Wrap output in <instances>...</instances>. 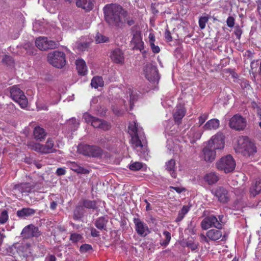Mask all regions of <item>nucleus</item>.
<instances>
[{"mask_svg":"<svg viewBox=\"0 0 261 261\" xmlns=\"http://www.w3.org/2000/svg\"><path fill=\"white\" fill-rule=\"evenodd\" d=\"M103 11L105 20L109 25L119 28L124 26L127 13L121 6L115 4H107Z\"/></svg>","mask_w":261,"mask_h":261,"instance_id":"nucleus-1","label":"nucleus"},{"mask_svg":"<svg viewBox=\"0 0 261 261\" xmlns=\"http://www.w3.org/2000/svg\"><path fill=\"white\" fill-rule=\"evenodd\" d=\"M236 152L241 153L245 157L253 155L257 151L254 143L250 141L248 138L241 137L238 140V144L234 148Z\"/></svg>","mask_w":261,"mask_h":261,"instance_id":"nucleus-2","label":"nucleus"},{"mask_svg":"<svg viewBox=\"0 0 261 261\" xmlns=\"http://www.w3.org/2000/svg\"><path fill=\"white\" fill-rule=\"evenodd\" d=\"M65 54L63 51L55 50L48 54L47 61L53 66L62 68L66 64Z\"/></svg>","mask_w":261,"mask_h":261,"instance_id":"nucleus-3","label":"nucleus"},{"mask_svg":"<svg viewBox=\"0 0 261 261\" xmlns=\"http://www.w3.org/2000/svg\"><path fill=\"white\" fill-rule=\"evenodd\" d=\"M217 168L225 173L232 172L236 167V164L234 159L230 155L222 157L216 163Z\"/></svg>","mask_w":261,"mask_h":261,"instance_id":"nucleus-4","label":"nucleus"},{"mask_svg":"<svg viewBox=\"0 0 261 261\" xmlns=\"http://www.w3.org/2000/svg\"><path fill=\"white\" fill-rule=\"evenodd\" d=\"M77 150L79 153L90 157L98 158L102 154V150L100 147L87 144L79 145Z\"/></svg>","mask_w":261,"mask_h":261,"instance_id":"nucleus-5","label":"nucleus"},{"mask_svg":"<svg viewBox=\"0 0 261 261\" xmlns=\"http://www.w3.org/2000/svg\"><path fill=\"white\" fill-rule=\"evenodd\" d=\"M10 92L11 98L17 102L22 108H24L27 106L28 99L23 92L17 86L11 87Z\"/></svg>","mask_w":261,"mask_h":261,"instance_id":"nucleus-6","label":"nucleus"},{"mask_svg":"<svg viewBox=\"0 0 261 261\" xmlns=\"http://www.w3.org/2000/svg\"><path fill=\"white\" fill-rule=\"evenodd\" d=\"M36 46L41 50H46L57 48L58 46L57 42L49 40L47 37H39L36 39Z\"/></svg>","mask_w":261,"mask_h":261,"instance_id":"nucleus-7","label":"nucleus"},{"mask_svg":"<svg viewBox=\"0 0 261 261\" xmlns=\"http://www.w3.org/2000/svg\"><path fill=\"white\" fill-rule=\"evenodd\" d=\"M246 125L247 121L246 119L241 115L236 114L229 119V127L236 130H243L245 128Z\"/></svg>","mask_w":261,"mask_h":261,"instance_id":"nucleus-8","label":"nucleus"},{"mask_svg":"<svg viewBox=\"0 0 261 261\" xmlns=\"http://www.w3.org/2000/svg\"><path fill=\"white\" fill-rule=\"evenodd\" d=\"M206 144L216 150H221L224 147V136L222 133H218L213 136Z\"/></svg>","mask_w":261,"mask_h":261,"instance_id":"nucleus-9","label":"nucleus"},{"mask_svg":"<svg viewBox=\"0 0 261 261\" xmlns=\"http://www.w3.org/2000/svg\"><path fill=\"white\" fill-rule=\"evenodd\" d=\"M146 78L150 82L155 83L159 81L160 77L156 66L151 64H147L144 69Z\"/></svg>","mask_w":261,"mask_h":261,"instance_id":"nucleus-10","label":"nucleus"},{"mask_svg":"<svg viewBox=\"0 0 261 261\" xmlns=\"http://www.w3.org/2000/svg\"><path fill=\"white\" fill-rule=\"evenodd\" d=\"M132 35L133 38L130 41V44L133 46V49L142 51L144 49V42L142 41L141 31L133 28Z\"/></svg>","mask_w":261,"mask_h":261,"instance_id":"nucleus-11","label":"nucleus"},{"mask_svg":"<svg viewBox=\"0 0 261 261\" xmlns=\"http://www.w3.org/2000/svg\"><path fill=\"white\" fill-rule=\"evenodd\" d=\"M201 228L206 230L210 227H214L218 229L222 228V225L218 221V219L214 215H211L204 218L201 222Z\"/></svg>","mask_w":261,"mask_h":261,"instance_id":"nucleus-12","label":"nucleus"},{"mask_svg":"<svg viewBox=\"0 0 261 261\" xmlns=\"http://www.w3.org/2000/svg\"><path fill=\"white\" fill-rule=\"evenodd\" d=\"M41 234L38 227L32 224L24 227L21 232V237L24 239H29L33 237H38Z\"/></svg>","mask_w":261,"mask_h":261,"instance_id":"nucleus-13","label":"nucleus"},{"mask_svg":"<svg viewBox=\"0 0 261 261\" xmlns=\"http://www.w3.org/2000/svg\"><path fill=\"white\" fill-rule=\"evenodd\" d=\"M212 192L217 197L218 201L221 203H227L230 200L229 192L223 187H218L215 190L212 191Z\"/></svg>","mask_w":261,"mask_h":261,"instance_id":"nucleus-14","label":"nucleus"},{"mask_svg":"<svg viewBox=\"0 0 261 261\" xmlns=\"http://www.w3.org/2000/svg\"><path fill=\"white\" fill-rule=\"evenodd\" d=\"M133 221L137 233L140 236H146L149 232L147 225L139 218H134Z\"/></svg>","mask_w":261,"mask_h":261,"instance_id":"nucleus-15","label":"nucleus"},{"mask_svg":"<svg viewBox=\"0 0 261 261\" xmlns=\"http://www.w3.org/2000/svg\"><path fill=\"white\" fill-rule=\"evenodd\" d=\"M110 57L112 61L116 64H122L124 62V53L118 48L111 50Z\"/></svg>","mask_w":261,"mask_h":261,"instance_id":"nucleus-16","label":"nucleus"},{"mask_svg":"<svg viewBox=\"0 0 261 261\" xmlns=\"http://www.w3.org/2000/svg\"><path fill=\"white\" fill-rule=\"evenodd\" d=\"M216 151L205 144L202 149L204 159L206 162H213L216 156Z\"/></svg>","mask_w":261,"mask_h":261,"instance_id":"nucleus-17","label":"nucleus"},{"mask_svg":"<svg viewBox=\"0 0 261 261\" xmlns=\"http://www.w3.org/2000/svg\"><path fill=\"white\" fill-rule=\"evenodd\" d=\"M186 112V110L181 105H178L176 107L173 113V118L174 121L177 123L178 124L181 123V121L185 116Z\"/></svg>","mask_w":261,"mask_h":261,"instance_id":"nucleus-18","label":"nucleus"},{"mask_svg":"<svg viewBox=\"0 0 261 261\" xmlns=\"http://www.w3.org/2000/svg\"><path fill=\"white\" fill-rule=\"evenodd\" d=\"M76 5L79 8L84 9L86 11H90L94 6V0H76Z\"/></svg>","mask_w":261,"mask_h":261,"instance_id":"nucleus-19","label":"nucleus"},{"mask_svg":"<svg viewBox=\"0 0 261 261\" xmlns=\"http://www.w3.org/2000/svg\"><path fill=\"white\" fill-rule=\"evenodd\" d=\"M260 193H261V180L258 179L251 185L249 188V194L250 197H255Z\"/></svg>","mask_w":261,"mask_h":261,"instance_id":"nucleus-20","label":"nucleus"},{"mask_svg":"<svg viewBox=\"0 0 261 261\" xmlns=\"http://www.w3.org/2000/svg\"><path fill=\"white\" fill-rule=\"evenodd\" d=\"M47 133L43 128L40 126H36L34 128L33 131V136L34 139L39 142H42L45 140Z\"/></svg>","mask_w":261,"mask_h":261,"instance_id":"nucleus-21","label":"nucleus"},{"mask_svg":"<svg viewBox=\"0 0 261 261\" xmlns=\"http://www.w3.org/2000/svg\"><path fill=\"white\" fill-rule=\"evenodd\" d=\"M95 128H100L103 130H107L110 128V125L106 121L95 117L91 124Z\"/></svg>","mask_w":261,"mask_h":261,"instance_id":"nucleus-22","label":"nucleus"},{"mask_svg":"<svg viewBox=\"0 0 261 261\" xmlns=\"http://www.w3.org/2000/svg\"><path fill=\"white\" fill-rule=\"evenodd\" d=\"M34 188V186L30 183L25 182L22 183L20 185H15L13 189L15 190H18L21 193H30L31 190Z\"/></svg>","mask_w":261,"mask_h":261,"instance_id":"nucleus-23","label":"nucleus"},{"mask_svg":"<svg viewBox=\"0 0 261 261\" xmlns=\"http://www.w3.org/2000/svg\"><path fill=\"white\" fill-rule=\"evenodd\" d=\"M75 65L79 74L81 75H85L87 72L85 62L83 59H78L75 61Z\"/></svg>","mask_w":261,"mask_h":261,"instance_id":"nucleus-24","label":"nucleus"},{"mask_svg":"<svg viewBox=\"0 0 261 261\" xmlns=\"http://www.w3.org/2000/svg\"><path fill=\"white\" fill-rule=\"evenodd\" d=\"M68 165L70 169L77 173L87 174L89 173V170L80 166L75 162H70Z\"/></svg>","mask_w":261,"mask_h":261,"instance_id":"nucleus-25","label":"nucleus"},{"mask_svg":"<svg viewBox=\"0 0 261 261\" xmlns=\"http://www.w3.org/2000/svg\"><path fill=\"white\" fill-rule=\"evenodd\" d=\"M35 213V210L30 207H24L17 212V216L20 218H24L33 215Z\"/></svg>","mask_w":261,"mask_h":261,"instance_id":"nucleus-26","label":"nucleus"},{"mask_svg":"<svg viewBox=\"0 0 261 261\" xmlns=\"http://www.w3.org/2000/svg\"><path fill=\"white\" fill-rule=\"evenodd\" d=\"M206 236L212 241H216L222 237V232L220 230L212 229L206 232Z\"/></svg>","mask_w":261,"mask_h":261,"instance_id":"nucleus-27","label":"nucleus"},{"mask_svg":"<svg viewBox=\"0 0 261 261\" xmlns=\"http://www.w3.org/2000/svg\"><path fill=\"white\" fill-rule=\"evenodd\" d=\"M108 222V219L105 217H100L96 220L94 224L98 229L107 230V224Z\"/></svg>","mask_w":261,"mask_h":261,"instance_id":"nucleus-28","label":"nucleus"},{"mask_svg":"<svg viewBox=\"0 0 261 261\" xmlns=\"http://www.w3.org/2000/svg\"><path fill=\"white\" fill-rule=\"evenodd\" d=\"M219 126V121L217 119H212L208 121L203 126L205 130L216 129Z\"/></svg>","mask_w":261,"mask_h":261,"instance_id":"nucleus-29","label":"nucleus"},{"mask_svg":"<svg viewBox=\"0 0 261 261\" xmlns=\"http://www.w3.org/2000/svg\"><path fill=\"white\" fill-rule=\"evenodd\" d=\"M175 161L173 159H171L166 163V169L170 172L171 176L176 178V173L175 171Z\"/></svg>","mask_w":261,"mask_h":261,"instance_id":"nucleus-30","label":"nucleus"},{"mask_svg":"<svg viewBox=\"0 0 261 261\" xmlns=\"http://www.w3.org/2000/svg\"><path fill=\"white\" fill-rule=\"evenodd\" d=\"M80 203L83 207L93 210H96L97 208V202L95 200L83 199Z\"/></svg>","mask_w":261,"mask_h":261,"instance_id":"nucleus-31","label":"nucleus"},{"mask_svg":"<svg viewBox=\"0 0 261 261\" xmlns=\"http://www.w3.org/2000/svg\"><path fill=\"white\" fill-rule=\"evenodd\" d=\"M204 179L208 185H213L218 181L219 177L216 173L210 172L204 176Z\"/></svg>","mask_w":261,"mask_h":261,"instance_id":"nucleus-32","label":"nucleus"},{"mask_svg":"<svg viewBox=\"0 0 261 261\" xmlns=\"http://www.w3.org/2000/svg\"><path fill=\"white\" fill-rule=\"evenodd\" d=\"M28 145L31 149L36 151L45 154L44 145L33 142H28Z\"/></svg>","mask_w":261,"mask_h":261,"instance_id":"nucleus-33","label":"nucleus"},{"mask_svg":"<svg viewBox=\"0 0 261 261\" xmlns=\"http://www.w3.org/2000/svg\"><path fill=\"white\" fill-rule=\"evenodd\" d=\"M84 215V209L82 205L79 203L77 205H76L75 210L73 212V219L75 220H80Z\"/></svg>","mask_w":261,"mask_h":261,"instance_id":"nucleus-34","label":"nucleus"},{"mask_svg":"<svg viewBox=\"0 0 261 261\" xmlns=\"http://www.w3.org/2000/svg\"><path fill=\"white\" fill-rule=\"evenodd\" d=\"M91 85L95 89L103 87L104 85V81L102 77L99 76L93 77L91 80Z\"/></svg>","mask_w":261,"mask_h":261,"instance_id":"nucleus-35","label":"nucleus"},{"mask_svg":"<svg viewBox=\"0 0 261 261\" xmlns=\"http://www.w3.org/2000/svg\"><path fill=\"white\" fill-rule=\"evenodd\" d=\"M54 146V143L53 140L50 138L48 139L45 145H44L45 154L56 152V150L53 148Z\"/></svg>","mask_w":261,"mask_h":261,"instance_id":"nucleus-36","label":"nucleus"},{"mask_svg":"<svg viewBox=\"0 0 261 261\" xmlns=\"http://www.w3.org/2000/svg\"><path fill=\"white\" fill-rule=\"evenodd\" d=\"M2 62L3 64L9 67L14 66L15 63L13 58L11 56L7 55L4 56Z\"/></svg>","mask_w":261,"mask_h":261,"instance_id":"nucleus-37","label":"nucleus"},{"mask_svg":"<svg viewBox=\"0 0 261 261\" xmlns=\"http://www.w3.org/2000/svg\"><path fill=\"white\" fill-rule=\"evenodd\" d=\"M190 207L187 205H184L182 209L179 211L178 216L176 219V222L180 221L184 217L185 215L189 212Z\"/></svg>","mask_w":261,"mask_h":261,"instance_id":"nucleus-38","label":"nucleus"},{"mask_svg":"<svg viewBox=\"0 0 261 261\" xmlns=\"http://www.w3.org/2000/svg\"><path fill=\"white\" fill-rule=\"evenodd\" d=\"M24 48L28 55L34 56L36 54L37 50L32 44L30 43L25 44Z\"/></svg>","mask_w":261,"mask_h":261,"instance_id":"nucleus-39","label":"nucleus"},{"mask_svg":"<svg viewBox=\"0 0 261 261\" xmlns=\"http://www.w3.org/2000/svg\"><path fill=\"white\" fill-rule=\"evenodd\" d=\"M128 129V133L131 136L138 135V128L135 122H133L129 124Z\"/></svg>","mask_w":261,"mask_h":261,"instance_id":"nucleus-40","label":"nucleus"},{"mask_svg":"<svg viewBox=\"0 0 261 261\" xmlns=\"http://www.w3.org/2000/svg\"><path fill=\"white\" fill-rule=\"evenodd\" d=\"M131 137L132 143L135 148L143 147V145L141 143V140L139 139L138 135L132 136Z\"/></svg>","mask_w":261,"mask_h":261,"instance_id":"nucleus-41","label":"nucleus"},{"mask_svg":"<svg viewBox=\"0 0 261 261\" xmlns=\"http://www.w3.org/2000/svg\"><path fill=\"white\" fill-rule=\"evenodd\" d=\"M210 16L208 15L201 16L199 19V25L201 29H203L205 27L206 23L208 22Z\"/></svg>","mask_w":261,"mask_h":261,"instance_id":"nucleus-42","label":"nucleus"},{"mask_svg":"<svg viewBox=\"0 0 261 261\" xmlns=\"http://www.w3.org/2000/svg\"><path fill=\"white\" fill-rule=\"evenodd\" d=\"M88 43L86 42H76L75 43V47L79 51H84L87 49Z\"/></svg>","mask_w":261,"mask_h":261,"instance_id":"nucleus-43","label":"nucleus"},{"mask_svg":"<svg viewBox=\"0 0 261 261\" xmlns=\"http://www.w3.org/2000/svg\"><path fill=\"white\" fill-rule=\"evenodd\" d=\"M143 167V164L141 162H134L129 165L130 170L133 171H138Z\"/></svg>","mask_w":261,"mask_h":261,"instance_id":"nucleus-44","label":"nucleus"},{"mask_svg":"<svg viewBox=\"0 0 261 261\" xmlns=\"http://www.w3.org/2000/svg\"><path fill=\"white\" fill-rule=\"evenodd\" d=\"M109 38L99 33H97L95 37V41L97 43H104L108 41Z\"/></svg>","mask_w":261,"mask_h":261,"instance_id":"nucleus-45","label":"nucleus"},{"mask_svg":"<svg viewBox=\"0 0 261 261\" xmlns=\"http://www.w3.org/2000/svg\"><path fill=\"white\" fill-rule=\"evenodd\" d=\"M8 218L9 216L7 211L4 210L3 211H2L0 215V223H5L8 221Z\"/></svg>","mask_w":261,"mask_h":261,"instance_id":"nucleus-46","label":"nucleus"},{"mask_svg":"<svg viewBox=\"0 0 261 261\" xmlns=\"http://www.w3.org/2000/svg\"><path fill=\"white\" fill-rule=\"evenodd\" d=\"M82 238V237L81 234L74 233H72L70 235V240L72 242L75 243V242H77L79 241L80 240H81Z\"/></svg>","mask_w":261,"mask_h":261,"instance_id":"nucleus-47","label":"nucleus"},{"mask_svg":"<svg viewBox=\"0 0 261 261\" xmlns=\"http://www.w3.org/2000/svg\"><path fill=\"white\" fill-rule=\"evenodd\" d=\"M80 249L81 252L85 253V252H88L89 250H92V247L91 245H90L85 244L82 245L80 247Z\"/></svg>","mask_w":261,"mask_h":261,"instance_id":"nucleus-48","label":"nucleus"},{"mask_svg":"<svg viewBox=\"0 0 261 261\" xmlns=\"http://www.w3.org/2000/svg\"><path fill=\"white\" fill-rule=\"evenodd\" d=\"M94 118L95 117L90 115L88 113H85L83 115V118L85 122L87 123H91V124H92Z\"/></svg>","mask_w":261,"mask_h":261,"instance_id":"nucleus-49","label":"nucleus"},{"mask_svg":"<svg viewBox=\"0 0 261 261\" xmlns=\"http://www.w3.org/2000/svg\"><path fill=\"white\" fill-rule=\"evenodd\" d=\"M163 234L166 237V240L163 243H161V244L162 246L166 245L168 244V243H169L170 239H171L170 233L169 232H168L167 231H165L164 232Z\"/></svg>","mask_w":261,"mask_h":261,"instance_id":"nucleus-50","label":"nucleus"},{"mask_svg":"<svg viewBox=\"0 0 261 261\" xmlns=\"http://www.w3.org/2000/svg\"><path fill=\"white\" fill-rule=\"evenodd\" d=\"M186 245L193 251L196 250L197 248L198 245L197 244L194 243L192 241H188L186 243Z\"/></svg>","mask_w":261,"mask_h":261,"instance_id":"nucleus-51","label":"nucleus"},{"mask_svg":"<svg viewBox=\"0 0 261 261\" xmlns=\"http://www.w3.org/2000/svg\"><path fill=\"white\" fill-rule=\"evenodd\" d=\"M226 23L228 27H233L234 25V18L232 16H229L227 19Z\"/></svg>","mask_w":261,"mask_h":261,"instance_id":"nucleus-52","label":"nucleus"},{"mask_svg":"<svg viewBox=\"0 0 261 261\" xmlns=\"http://www.w3.org/2000/svg\"><path fill=\"white\" fill-rule=\"evenodd\" d=\"M208 117L207 114H204L201 115L199 117V125L201 126L202 124L204 123V122L205 121V120L207 119Z\"/></svg>","mask_w":261,"mask_h":261,"instance_id":"nucleus-53","label":"nucleus"},{"mask_svg":"<svg viewBox=\"0 0 261 261\" xmlns=\"http://www.w3.org/2000/svg\"><path fill=\"white\" fill-rule=\"evenodd\" d=\"M150 47H151V50L153 53H154L155 54H157L160 51V47L158 46L155 45L154 44V43H151V44H150Z\"/></svg>","mask_w":261,"mask_h":261,"instance_id":"nucleus-54","label":"nucleus"},{"mask_svg":"<svg viewBox=\"0 0 261 261\" xmlns=\"http://www.w3.org/2000/svg\"><path fill=\"white\" fill-rule=\"evenodd\" d=\"M242 33V31L239 26H236L235 28L234 34L238 39H240Z\"/></svg>","mask_w":261,"mask_h":261,"instance_id":"nucleus-55","label":"nucleus"},{"mask_svg":"<svg viewBox=\"0 0 261 261\" xmlns=\"http://www.w3.org/2000/svg\"><path fill=\"white\" fill-rule=\"evenodd\" d=\"M165 38L168 42H170L172 40V37L171 36V33L170 32L169 30L167 29L166 30L165 32Z\"/></svg>","mask_w":261,"mask_h":261,"instance_id":"nucleus-56","label":"nucleus"},{"mask_svg":"<svg viewBox=\"0 0 261 261\" xmlns=\"http://www.w3.org/2000/svg\"><path fill=\"white\" fill-rule=\"evenodd\" d=\"M56 174L58 176H61L66 174V170L64 168H59L57 169Z\"/></svg>","mask_w":261,"mask_h":261,"instance_id":"nucleus-57","label":"nucleus"},{"mask_svg":"<svg viewBox=\"0 0 261 261\" xmlns=\"http://www.w3.org/2000/svg\"><path fill=\"white\" fill-rule=\"evenodd\" d=\"M251 107L253 110H256V112L261 108V106L258 105L256 102L254 101L251 102Z\"/></svg>","mask_w":261,"mask_h":261,"instance_id":"nucleus-58","label":"nucleus"},{"mask_svg":"<svg viewBox=\"0 0 261 261\" xmlns=\"http://www.w3.org/2000/svg\"><path fill=\"white\" fill-rule=\"evenodd\" d=\"M136 100V98L135 95H134L132 93L130 94V109H132L133 106L134 101Z\"/></svg>","mask_w":261,"mask_h":261,"instance_id":"nucleus-59","label":"nucleus"},{"mask_svg":"<svg viewBox=\"0 0 261 261\" xmlns=\"http://www.w3.org/2000/svg\"><path fill=\"white\" fill-rule=\"evenodd\" d=\"M91 234L93 237H96L99 236V232L96 229L93 228H91Z\"/></svg>","mask_w":261,"mask_h":261,"instance_id":"nucleus-60","label":"nucleus"},{"mask_svg":"<svg viewBox=\"0 0 261 261\" xmlns=\"http://www.w3.org/2000/svg\"><path fill=\"white\" fill-rule=\"evenodd\" d=\"M170 188L174 189L178 193H180L182 191L185 190V189L184 188H180L177 187H170Z\"/></svg>","mask_w":261,"mask_h":261,"instance_id":"nucleus-61","label":"nucleus"},{"mask_svg":"<svg viewBox=\"0 0 261 261\" xmlns=\"http://www.w3.org/2000/svg\"><path fill=\"white\" fill-rule=\"evenodd\" d=\"M149 43L150 44H151V43H153L155 41V36L153 35V34L150 33L149 35Z\"/></svg>","mask_w":261,"mask_h":261,"instance_id":"nucleus-62","label":"nucleus"},{"mask_svg":"<svg viewBox=\"0 0 261 261\" xmlns=\"http://www.w3.org/2000/svg\"><path fill=\"white\" fill-rule=\"evenodd\" d=\"M200 239L202 241H204V242H205L206 243H208V239H207V237L205 235H204L203 234H200Z\"/></svg>","mask_w":261,"mask_h":261,"instance_id":"nucleus-63","label":"nucleus"},{"mask_svg":"<svg viewBox=\"0 0 261 261\" xmlns=\"http://www.w3.org/2000/svg\"><path fill=\"white\" fill-rule=\"evenodd\" d=\"M57 202L56 201H52L51 203H50V207L51 210H54L57 207Z\"/></svg>","mask_w":261,"mask_h":261,"instance_id":"nucleus-64","label":"nucleus"}]
</instances>
